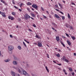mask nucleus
I'll return each instance as SVG.
<instances>
[{"mask_svg": "<svg viewBox=\"0 0 76 76\" xmlns=\"http://www.w3.org/2000/svg\"><path fill=\"white\" fill-rule=\"evenodd\" d=\"M24 18L26 20H28V19L31 18V16L28 14H26L25 16H24Z\"/></svg>", "mask_w": 76, "mask_h": 76, "instance_id": "f257e3e1", "label": "nucleus"}, {"mask_svg": "<svg viewBox=\"0 0 76 76\" xmlns=\"http://www.w3.org/2000/svg\"><path fill=\"white\" fill-rule=\"evenodd\" d=\"M32 7L33 8L35 9L36 10H38V6L35 4H34L32 6Z\"/></svg>", "mask_w": 76, "mask_h": 76, "instance_id": "f03ea898", "label": "nucleus"}, {"mask_svg": "<svg viewBox=\"0 0 76 76\" xmlns=\"http://www.w3.org/2000/svg\"><path fill=\"white\" fill-rule=\"evenodd\" d=\"M13 46H10L8 47V50H12L13 49Z\"/></svg>", "mask_w": 76, "mask_h": 76, "instance_id": "7ed1b4c3", "label": "nucleus"}, {"mask_svg": "<svg viewBox=\"0 0 76 76\" xmlns=\"http://www.w3.org/2000/svg\"><path fill=\"white\" fill-rule=\"evenodd\" d=\"M8 18L9 19H11V20H14V18L13 17H12L11 16H8Z\"/></svg>", "mask_w": 76, "mask_h": 76, "instance_id": "20e7f679", "label": "nucleus"}, {"mask_svg": "<svg viewBox=\"0 0 76 76\" xmlns=\"http://www.w3.org/2000/svg\"><path fill=\"white\" fill-rule=\"evenodd\" d=\"M1 14L2 16V17H3V18H6V15L5 14L4 12H1Z\"/></svg>", "mask_w": 76, "mask_h": 76, "instance_id": "39448f33", "label": "nucleus"}, {"mask_svg": "<svg viewBox=\"0 0 76 76\" xmlns=\"http://www.w3.org/2000/svg\"><path fill=\"white\" fill-rule=\"evenodd\" d=\"M11 74L13 76H16V74H15V73L13 71H11Z\"/></svg>", "mask_w": 76, "mask_h": 76, "instance_id": "423d86ee", "label": "nucleus"}, {"mask_svg": "<svg viewBox=\"0 0 76 76\" xmlns=\"http://www.w3.org/2000/svg\"><path fill=\"white\" fill-rule=\"evenodd\" d=\"M38 45H37L38 47H42V44L40 42H38Z\"/></svg>", "mask_w": 76, "mask_h": 76, "instance_id": "0eeeda50", "label": "nucleus"}, {"mask_svg": "<svg viewBox=\"0 0 76 76\" xmlns=\"http://www.w3.org/2000/svg\"><path fill=\"white\" fill-rule=\"evenodd\" d=\"M66 59V57L65 56H63V57L61 58V60H63V61H64Z\"/></svg>", "mask_w": 76, "mask_h": 76, "instance_id": "6e6552de", "label": "nucleus"}, {"mask_svg": "<svg viewBox=\"0 0 76 76\" xmlns=\"http://www.w3.org/2000/svg\"><path fill=\"white\" fill-rule=\"evenodd\" d=\"M58 4L59 6L60 7L61 9L63 8V5H62V4H60L59 3H58Z\"/></svg>", "mask_w": 76, "mask_h": 76, "instance_id": "1a4fd4ad", "label": "nucleus"}, {"mask_svg": "<svg viewBox=\"0 0 76 76\" xmlns=\"http://www.w3.org/2000/svg\"><path fill=\"white\" fill-rule=\"evenodd\" d=\"M56 39L57 42L59 41V40H60V38L59 37H56Z\"/></svg>", "mask_w": 76, "mask_h": 76, "instance_id": "9d476101", "label": "nucleus"}, {"mask_svg": "<svg viewBox=\"0 0 76 76\" xmlns=\"http://www.w3.org/2000/svg\"><path fill=\"white\" fill-rule=\"evenodd\" d=\"M67 43H68V44L69 45H70L71 44V43H70V42L69 40H67L66 41Z\"/></svg>", "mask_w": 76, "mask_h": 76, "instance_id": "9b49d317", "label": "nucleus"}, {"mask_svg": "<svg viewBox=\"0 0 76 76\" xmlns=\"http://www.w3.org/2000/svg\"><path fill=\"white\" fill-rule=\"evenodd\" d=\"M13 63V64H14V65H16V64H17V61H14Z\"/></svg>", "mask_w": 76, "mask_h": 76, "instance_id": "f8f14e48", "label": "nucleus"}, {"mask_svg": "<svg viewBox=\"0 0 76 76\" xmlns=\"http://www.w3.org/2000/svg\"><path fill=\"white\" fill-rule=\"evenodd\" d=\"M54 16L56 18H60V17L57 15V14H55Z\"/></svg>", "mask_w": 76, "mask_h": 76, "instance_id": "ddd939ff", "label": "nucleus"}, {"mask_svg": "<svg viewBox=\"0 0 76 76\" xmlns=\"http://www.w3.org/2000/svg\"><path fill=\"white\" fill-rule=\"evenodd\" d=\"M23 74H24L25 75H27V72H26L25 71L23 70Z\"/></svg>", "mask_w": 76, "mask_h": 76, "instance_id": "4468645a", "label": "nucleus"}, {"mask_svg": "<svg viewBox=\"0 0 76 76\" xmlns=\"http://www.w3.org/2000/svg\"><path fill=\"white\" fill-rule=\"evenodd\" d=\"M31 5H32V4L29 2H28L27 3V6H29V5L30 6Z\"/></svg>", "mask_w": 76, "mask_h": 76, "instance_id": "2eb2a0df", "label": "nucleus"}, {"mask_svg": "<svg viewBox=\"0 0 76 76\" xmlns=\"http://www.w3.org/2000/svg\"><path fill=\"white\" fill-rule=\"evenodd\" d=\"M8 51L10 54H11L12 53V50H8Z\"/></svg>", "mask_w": 76, "mask_h": 76, "instance_id": "dca6fc26", "label": "nucleus"}, {"mask_svg": "<svg viewBox=\"0 0 76 76\" xmlns=\"http://www.w3.org/2000/svg\"><path fill=\"white\" fill-rule=\"evenodd\" d=\"M71 38L73 40H74L76 39V38L74 36H71Z\"/></svg>", "mask_w": 76, "mask_h": 76, "instance_id": "f3484780", "label": "nucleus"}, {"mask_svg": "<svg viewBox=\"0 0 76 76\" xmlns=\"http://www.w3.org/2000/svg\"><path fill=\"white\" fill-rule=\"evenodd\" d=\"M10 61V60L9 59H8L5 60L4 61L5 62H9V61Z\"/></svg>", "mask_w": 76, "mask_h": 76, "instance_id": "a211bd4d", "label": "nucleus"}, {"mask_svg": "<svg viewBox=\"0 0 76 76\" xmlns=\"http://www.w3.org/2000/svg\"><path fill=\"white\" fill-rule=\"evenodd\" d=\"M55 8L56 9H58V5L56 4L55 6Z\"/></svg>", "mask_w": 76, "mask_h": 76, "instance_id": "6ab92c4d", "label": "nucleus"}, {"mask_svg": "<svg viewBox=\"0 0 76 76\" xmlns=\"http://www.w3.org/2000/svg\"><path fill=\"white\" fill-rule=\"evenodd\" d=\"M23 5V3H21V4H20L19 5V6L20 7H22V6Z\"/></svg>", "mask_w": 76, "mask_h": 76, "instance_id": "aec40b11", "label": "nucleus"}, {"mask_svg": "<svg viewBox=\"0 0 76 76\" xmlns=\"http://www.w3.org/2000/svg\"><path fill=\"white\" fill-rule=\"evenodd\" d=\"M12 15L13 16H15L16 15V13L15 12H13L12 13Z\"/></svg>", "mask_w": 76, "mask_h": 76, "instance_id": "412c9836", "label": "nucleus"}, {"mask_svg": "<svg viewBox=\"0 0 76 76\" xmlns=\"http://www.w3.org/2000/svg\"><path fill=\"white\" fill-rule=\"evenodd\" d=\"M46 69L47 71L48 72H49V70L48 69V68H47V66H45Z\"/></svg>", "mask_w": 76, "mask_h": 76, "instance_id": "4be33fe9", "label": "nucleus"}, {"mask_svg": "<svg viewBox=\"0 0 76 76\" xmlns=\"http://www.w3.org/2000/svg\"><path fill=\"white\" fill-rule=\"evenodd\" d=\"M35 37H36V38H38V39H40V38H41L38 37V36L37 34L36 35V36H35Z\"/></svg>", "mask_w": 76, "mask_h": 76, "instance_id": "5701e85b", "label": "nucleus"}, {"mask_svg": "<svg viewBox=\"0 0 76 76\" xmlns=\"http://www.w3.org/2000/svg\"><path fill=\"white\" fill-rule=\"evenodd\" d=\"M52 24L53 25H54V26H55L56 27H57V24H55L54 23H52Z\"/></svg>", "mask_w": 76, "mask_h": 76, "instance_id": "b1692460", "label": "nucleus"}, {"mask_svg": "<svg viewBox=\"0 0 76 76\" xmlns=\"http://www.w3.org/2000/svg\"><path fill=\"white\" fill-rule=\"evenodd\" d=\"M61 44H62V45L64 47H65V45L64 44H63V43L62 42H61Z\"/></svg>", "mask_w": 76, "mask_h": 76, "instance_id": "393cba45", "label": "nucleus"}, {"mask_svg": "<svg viewBox=\"0 0 76 76\" xmlns=\"http://www.w3.org/2000/svg\"><path fill=\"white\" fill-rule=\"evenodd\" d=\"M23 45H24V47H26V44H25V42H23Z\"/></svg>", "mask_w": 76, "mask_h": 76, "instance_id": "a878e982", "label": "nucleus"}, {"mask_svg": "<svg viewBox=\"0 0 76 76\" xmlns=\"http://www.w3.org/2000/svg\"><path fill=\"white\" fill-rule=\"evenodd\" d=\"M66 25L67 28H69V24H68L67 23H66Z\"/></svg>", "mask_w": 76, "mask_h": 76, "instance_id": "bb28decb", "label": "nucleus"}, {"mask_svg": "<svg viewBox=\"0 0 76 76\" xmlns=\"http://www.w3.org/2000/svg\"><path fill=\"white\" fill-rule=\"evenodd\" d=\"M56 56L57 57H60V54H59V53L56 54Z\"/></svg>", "mask_w": 76, "mask_h": 76, "instance_id": "cd10ccee", "label": "nucleus"}, {"mask_svg": "<svg viewBox=\"0 0 76 76\" xmlns=\"http://www.w3.org/2000/svg\"><path fill=\"white\" fill-rule=\"evenodd\" d=\"M68 18H69V19H70L71 17H70V15L69 13L68 14Z\"/></svg>", "mask_w": 76, "mask_h": 76, "instance_id": "c85d7f7f", "label": "nucleus"}, {"mask_svg": "<svg viewBox=\"0 0 76 76\" xmlns=\"http://www.w3.org/2000/svg\"><path fill=\"white\" fill-rule=\"evenodd\" d=\"M27 10H28V12H30V8H29L27 7Z\"/></svg>", "mask_w": 76, "mask_h": 76, "instance_id": "c756f323", "label": "nucleus"}, {"mask_svg": "<svg viewBox=\"0 0 76 76\" xmlns=\"http://www.w3.org/2000/svg\"><path fill=\"white\" fill-rule=\"evenodd\" d=\"M31 16H32L34 18H35V15L34 14H32Z\"/></svg>", "mask_w": 76, "mask_h": 76, "instance_id": "7c9ffc66", "label": "nucleus"}, {"mask_svg": "<svg viewBox=\"0 0 76 76\" xmlns=\"http://www.w3.org/2000/svg\"><path fill=\"white\" fill-rule=\"evenodd\" d=\"M18 48L19 49V50H21V47L20 46H18Z\"/></svg>", "mask_w": 76, "mask_h": 76, "instance_id": "2f4dec72", "label": "nucleus"}, {"mask_svg": "<svg viewBox=\"0 0 76 76\" xmlns=\"http://www.w3.org/2000/svg\"><path fill=\"white\" fill-rule=\"evenodd\" d=\"M24 41H25L28 44H30L29 42H28L25 39H24Z\"/></svg>", "mask_w": 76, "mask_h": 76, "instance_id": "473e14b6", "label": "nucleus"}, {"mask_svg": "<svg viewBox=\"0 0 76 76\" xmlns=\"http://www.w3.org/2000/svg\"><path fill=\"white\" fill-rule=\"evenodd\" d=\"M12 1V3H13V4H15V1L14 0L13 1Z\"/></svg>", "mask_w": 76, "mask_h": 76, "instance_id": "72a5a7b5", "label": "nucleus"}, {"mask_svg": "<svg viewBox=\"0 0 76 76\" xmlns=\"http://www.w3.org/2000/svg\"><path fill=\"white\" fill-rule=\"evenodd\" d=\"M64 61H65L66 62H69V60L66 59H65Z\"/></svg>", "mask_w": 76, "mask_h": 76, "instance_id": "f704fd0d", "label": "nucleus"}, {"mask_svg": "<svg viewBox=\"0 0 76 76\" xmlns=\"http://www.w3.org/2000/svg\"><path fill=\"white\" fill-rule=\"evenodd\" d=\"M1 2L3 3H5V2L3 1V0H1Z\"/></svg>", "mask_w": 76, "mask_h": 76, "instance_id": "c9c22d12", "label": "nucleus"}, {"mask_svg": "<svg viewBox=\"0 0 76 76\" xmlns=\"http://www.w3.org/2000/svg\"><path fill=\"white\" fill-rule=\"evenodd\" d=\"M70 29H73V26H70Z\"/></svg>", "mask_w": 76, "mask_h": 76, "instance_id": "e433bc0d", "label": "nucleus"}, {"mask_svg": "<svg viewBox=\"0 0 76 76\" xmlns=\"http://www.w3.org/2000/svg\"><path fill=\"white\" fill-rule=\"evenodd\" d=\"M62 20H64V19H65V17H64V16H63L62 17Z\"/></svg>", "mask_w": 76, "mask_h": 76, "instance_id": "4c0bfd02", "label": "nucleus"}, {"mask_svg": "<svg viewBox=\"0 0 76 76\" xmlns=\"http://www.w3.org/2000/svg\"><path fill=\"white\" fill-rule=\"evenodd\" d=\"M41 9L42 10H43V11H44V8H43V7H41Z\"/></svg>", "mask_w": 76, "mask_h": 76, "instance_id": "58836bf2", "label": "nucleus"}, {"mask_svg": "<svg viewBox=\"0 0 76 76\" xmlns=\"http://www.w3.org/2000/svg\"><path fill=\"white\" fill-rule=\"evenodd\" d=\"M69 70L70 72H72V69L69 68Z\"/></svg>", "mask_w": 76, "mask_h": 76, "instance_id": "ea45409f", "label": "nucleus"}, {"mask_svg": "<svg viewBox=\"0 0 76 76\" xmlns=\"http://www.w3.org/2000/svg\"><path fill=\"white\" fill-rule=\"evenodd\" d=\"M43 16L44 18H45V19H46L47 18V17L45 16L44 15H42Z\"/></svg>", "mask_w": 76, "mask_h": 76, "instance_id": "a19ab883", "label": "nucleus"}, {"mask_svg": "<svg viewBox=\"0 0 76 76\" xmlns=\"http://www.w3.org/2000/svg\"><path fill=\"white\" fill-rule=\"evenodd\" d=\"M14 7L17 9H18V7H16V6H14Z\"/></svg>", "mask_w": 76, "mask_h": 76, "instance_id": "79ce46f5", "label": "nucleus"}, {"mask_svg": "<svg viewBox=\"0 0 76 76\" xmlns=\"http://www.w3.org/2000/svg\"><path fill=\"white\" fill-rule=\"evenodd\" d=\"M71 74H72V75L73 76H74V75H75V73H74V72H72L71 73Z\"/></svg>", "mask_w": 76, "mask_h": 76, "instance_id": "37998d69", "label": "nucleus"}, {"mask_svg": "<svg viewBox=\"0 0 76 76\" xmlns=\"http://www.w3.org/2000/svg\"><path fill=\"white\" fill-rule=\"evenodd\" d=\"M33 26L34 27V28H36V25H35V24H34L33 25Z\"/></svg>", "mask_w": 76, "mask_h": 76, "instance_id": "c03bdc74", "label": "nucleus"}, {"mask_svg": "<svg viewBox=\"0 0 76 76\" xmlns=\"http://www.w3.org/2000/svg\"><path fill=\"white\" fill-rule=\"evenodd\" d=\"M66 36L67 37H69V34H68L66 33Z\"/></svg>", "mask_w": 76, "mask_h": 76, "instance_id": "a18cd8bd", "label": "nucleus"}, {"mask_svg": "<svg viewBox=\"0 0 76 76\" xmlns=\"http://www.w3.org/2000/svg\"><path fill=\"white\" fill-rule=\"evenodd\" d=\"M54 9L56 10V11H57L58 12H60V11H59V10L58 9H56L55 8H54Z\"/></svg>", "mask_w": 76, "mask_h": 76, "instance_id": "49530a36", "label": "nucleus"}, {"mask_svg": "<svg viewBox=\"0 0 76 76\" xmlns=\"http://www.w3.org/2000/svg\"><path fill=\"white\" fill-rule=\"evenodd\" d=\"M72 5H75V6H76V4H75L73 2H72Z\"/></svg>", "mask_w": 76, "mask_h": 76, "instance_id": "de8ad7c7", "label": "nucleus"}, {"mask_svg": "<svg viewBox=\"0 0 76 76\" xmlns=\"http://www.w3.org/2000/svg\"><path fill=\"white\" fill-rule=\"evenodd\" d=\"M59 13H61V14H62V15L64 14V13H63V12H62L59 11Z\"/></svg>", "mask_w": 76, "mask_h": 76, "instance_id": "09e8293b", "label": "nucleus"}, {"mask_svg": "<svg viewBox=\"0 0 76 76\" xmlns=\"http://www.w3.org/2000/svg\"><path fill=\"white\" fill-rule=\"evenodd\" d=\"M18 71L19 73H21V71H20V70L19 69H18Z\"/></svg>", "mask_w": 76, "mask_h": 76, "instance_id": "8fccbe9b", "label": "nucleus"}, {"mask_svg": "<svg viewBox=\"0 0 76 76\" xmlns=\"http://www.w3.org/2000/svg\"><path fill=\"white\" fill-rule=\"evenodd\" d=\"M4 4L6 6H7V4L6 3V2H4Z\"/></svg>", "mask_w": 76, "mask_h": 76, "instance_id": "3c124183", "label": "nucleus"}, {"mask_svg": "<svg viewBox=\"0 0 76 76\" xmlns=\"http://www.w3.org/2000/svg\"><path fill=\"white\" fill-rule=\"evenodd\" d=\"M16 76H20V75L19 74H16Z\"/></svg>", "mask_w": 76, "mask_h": 76, "instance_id": "603ef678", "label": "nucleus"}, {"mask_svg": "<svg viewBox=\"0 0 76 76\" xmlns=\"http://www.w3.org/2000/svg\"><path fill=\"white\" fill-rule=\"evenodd\" d=\"M62 38H64H64H66V37H65L63 36H62Z\"/></svg>", "mask_w": 76, "mask_h": 76, "instance_id": "864d4df0", "label": "nucleus"}, {"mask_svg": "<svg viewBox=\"0 0 76 76\" xmlns=\"http://www.w3.org/2000/svg\"><path fill=\"white\" fill-rule=\"evenodd\" d=\"M10 38H13V36H12V35L11 34L10 35Z\"/></svg>", "mask_w": 76, "mask_h": 76, "instance_id": "5fc2aeb1", "label": "nucleus"}, {"mask_svg": "<svg viewBox=\"0 0 76 76\" xmlns=\"http://www.w3.org/2000/svg\"><path fill=\"white\" fill-rule=\"evenodd\" d=\"M28 31H31V32H32V31L31 30H30L29 28L28 29Z\"/></svg>", "mask_w": 76, "mask_h": 76, "instance_id": "6e6d98bb", "label": "nucleus"}, {"mask_svg": "<svg viewBox=\"0 0 76 76\" xmlns=\"http://www.w3.org/2000/svg\"><path fill=\"white\" fill-rule=\"evenodd\" d=\"M57 64L58 65H59V66H61V64Z\"/></svg>", "mask_w": 76, "mask_h": 76, "instance_id": "4d7b16f0", "label": "nucleus"}, {"mask_svg": "<svg viewBox=\"0 0 76 76\" xmlns=\"http://www.w3.org/2000/svg\"><path fill=\"white\" fill-rule=\"evenodd\" d=\"M19 10L20 11V12H22V10L20 9H19Z\"/></svg>", "mask_w": 76, "mask_h": 76, "instance_id": "13d9d810", "label": "nucleus"}, {"mask_svg": "<svg viewBox=\"0 0 76 76\" xmlns=\"http://www.w3.org/2000/svg\"><path fill=\"white\" fill-rule=\"evenodd\" d=\"M74 55L76 56V53H74Z\"/></svg>", "mask_w": 76, "mask_h": 76, "instance_id": "bf43d9fd", "label": "nucleus"}, {"mask_svg": "<svg viewBox=\"0 0 76 76\" xmlns=\"http://www.w3.org/2000/svg\"><path fill=\"white\" fill-rule=\"evenodd\" d=\"M53 61V63H56V62L55 61Z\"/></svg>", "mask_w": 76, "mask_h": 76, "instance_id": "052dcab7", "label": "nucleus"}, {"mask_svg": "<svg viewBox=\"0 0 76 76\" xmlns=\"http://www.w3.org/2000/svg\"><path fill=\"white\" fill-rule=\"evenodd\" d=\"M63 71L64 72H66V70H65V69H64L63 70Z\"/></svg>", "mask_w": 76, "mask_h": 76, "instance_id": "680f3d73", "label": "nucleus"}, {"mask_svg": "<svg viewBox=\"0 0 76 76\" xmlns=\"http://www.w3.org/2000/svg\"><path fill=\"white\" fill-rule=\"evenodd\" d=\"M58 69L60 70H61V68H58Z\"/></svg>", "mask_w": 76, "mask_h": 76, "instance_id": "e2e57ef3", "label": "nucleus"}, {"mask_svg": "<svg viewBox=\"0 0 76 76\" xmlns=\"http://www.w3.org/2000/svg\"><path fill=\"white\" fill-rule=\"evenodd\" d=\"M65 75H67V72H65Z\"/></svg>", "mask_w": 76, "mask_h": 76, "instance_id": "0e129e2a", "label": "nucleus"}, {"mask_svg": "<svg viewBox=\"0 0 76 76\" xmlns=\"http://www.w3.org/2000/svg\"><path fill=\"white\" fill-rule=\"evenodd\" d=\"M46 13H49V12L48 11H46Z\"/></svg>", "mask_w": 76, "mask_h": 76, "instance_id": "69168bd1", "label": "nucleus"}, {"mask_svg": "<svg viewBox=\"0 0 76 76\" xmlns=\"http://www.w3.org/2000/svg\"><path fill=\"white\" fill-rule=\"evenodd\" d=\"M31 19H32L33 20H34V19L33 18H32V17H31Z\"/></svg>", "mask_w": 76, "mask_h": 76, "instance_id": "338daca9", "label": "nucleus"}, {"mask_svg": "<svg viewBox=\"0 0 76 76\" xmlns=\"http://www.w3.org/2000/svg\"><path fill=\"white\" fill-rule=\"evenodd\" d=\"M31 10H33V11H34V8H32L31 9Z\"/></svg>", "mask_w": 76, "mask_h": 76, "instance_id": "774afa93", "label": "nucleus"}]
</instances>
